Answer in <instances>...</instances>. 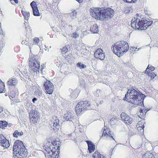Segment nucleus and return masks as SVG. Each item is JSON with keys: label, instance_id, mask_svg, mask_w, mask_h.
<instances>
[{"label": "nucleus", "instance_id": "obj_4", "mask_svg": "<svg viewBox=\"0 0 158 158\" xmlns=\"http://www.w3.org/2000/svg\"><path fill=\"white\" fill-rule=\"evenodd\" d=\"M13 156L14 158H16L17 157L15 152H16V154H18L20 156H22L24 154H27V151L25 147L21 141L17 140L15 142L13 146Z\"/></svg>", "mask_w": 158, "mask_h": 158}, {"label": "nucleus", "instance_id": "obj_50", "mask_svg": "<svg viewBox=\"0 0 158 158\" xmlns=\"http://www.w3.org/2000/svg\"><path fill=\"white\" fill-rule=\"evenodd\" d=\"M3 109V108L0 106V113H1L2 112Z\"/></svg>", "mask_w": 158, "mask_h": 158}, {"label": "nucleus", "instance_id": "obj_11", "mask_svg": "<svg viewBox=\"0 0 158 158\" xmlns=\"http://www.w3.org/2000/svg\"><path fill=\"white\" fill-rule=\"evenodd\" d=\"M145 19L138 16V14L136 15V20L137 22V29L138 30H144V29H142L143 27H144V25L145 23Z\"/></svg>", "mask_w": 158, "mask_h": 158}, {"label": "nucleus", "instance_id": "obj_14", "mask_svg": "<svg viewBox=\"0 0 158 158\" xmlns=\"http://www.w3.org/2000/svg\"><path fill=\"white\" fill-rule=\"evenodd\" d=\"M0 143L4 148H7L10 146V143L8 140L2 134L0 135Z\"/></svg>", "mask_w": 158, "mask_h": 158}, {"label": "nucleus", "instance_id": "obj_29", "mask_svg": "<svg viewBox=\"0 0 158 158\" xmlns=\"http://www.w3.org/2000/svg\"><path fill=\"white\" fill-rule=\"evenodd\" d=\"M78 91L77 90H75L72 92L71 94V97L73 98H75L78 96Z\"/></svg>", "mask_w": 158, "mask_h": 158}, {"label": "nucleus", "instance_id": "obj_19", "mask_svg": "<svg viewBox=\"0 0 158 158\" xmlns=\"http://www.w3.org/2000/svg\"><path fill=\"white\" fill-rule=\"evenodd\" d=\"M143 158H155L153 153L150 151L147 152L143 156Z\"/></svg>", "mask_w": 158, "mask_h": 158}, {"label": "nucleus", "instance_id": "obj_56", "mask_svg": "<svg viewBox=\"0 0 158 158\" xmlns=\"http://www.w3.org/2000/svg\"><path fill=\"white\" fill-rule=\"evenodd\" d=\"M11 3H12V4H13V3L11 1Z\"/></svg>", "mask_w": 158, "mask_h": 158}, {"label": "nucleus", "instance_id": "obj_5", "mask_svg": "<svg viewBox=\"0 0 158 158\" xmlns=\"http://www.w3.org/2000/svg\"><path fill=\"white\" fill-rule=\"evenodd\" d=\"M89 104L87 101H81L76 106L75 110L77 114L83 113L86 110L89 109Z\"/></svg>", "mask_w": 158, "mask_h": 158}, {"label": "nucleus", "instance_id": "obj_7", "mask_svg": "<svg viewBox=\"0 0 158 158\" xmlns=\"http://www.w3.org/2000/svg\"><path fill=\"white\" fill-rule=\"evenodd\" d=\"M101 20L105 19H108L112 18L113 16L114 10L110 8H102Z\"/></svg>", "mask_w": 158, "mask_h": 158}, {"label": "nucleus", "instance_id": "obj_37", "mask_svg": "<svg viewBox=\"0 0 158 158\" xmlns=\"http://www.w3.org/2000/svg\"><path fill=\"white\" fill-rule=\"evenodd\" d=\"M155 69V67L153 66H150L149 67V65H148L147 68L146 69L145 72H148L149 71H152L154 70Z\"/></svg>", "mask_w": 158, "mask_h": 158}, {"label": "nucleus", "instance_id": "obj_46", "mask_svg": "<svg viewBox=\"0 0 158 158\" xmlns=\"http://www.w3.org/2000/svg\"><path fill=\"white\" fill-rule=\"evenodd\" d=\"M37 99L35 98H34L32 99V101L33 103H35V102L36 101Z\"/></svg>", "mask_w": 158, "mask_h": 158}, {"label": "nucleus", "instance_id": "obj_48", "mask_svg": "<svg viewBox=\"0 0 158 158\" xmlns=\"http://www.w3.org/2000/svg\"><path fill=\"white\" fill-rule=\"evenodd\" d=\"M9 94H10V96L12 98L15 97V95L13 94H12V95H11V92H10V93H9Z\"/></svg>", "mask_w": 158, "mask_h": 158}, {"label": "nucleus", "instance_id": "obj_41", "mask_svg": "<svg viewBox=\"0 0 158 158\" xmlns=\"http://www.w3.org/2000/svg\"><path fill=\"white\" fill-rule=\"evenodd\" d=\"M137 49V48H135V47H132L130 49V52L132 53H134V52L135 51V49Z\"/></svg>", "mask_w": 158, "mask_h": 158}, {"label": "nucleus", "instance_id": "obj_12", "mask_svg": "<svg viewBox=\"0 0 158 158\" xmlns=\"http://www.w3.org/2000/svg\"><path fill=\"white\" fill-rule=\"evenodd\" d=\"M121 118L122 121L126 124L129 125L132 122V119L131 118L124 113H122L121 114Z\"/></svg>", "mask_w": 158, "mask_h": 158}, {"label": "nucleus", "instance_id": "obj_6", "mask_svg": "<svg viewBox=\"0 0 158 158\" xmlns=\"http://www.w3.org/2000/svg\"><path fill=\"white\" fill-rule=\"evenodd\" d=\"M102 8H92L90 9V14L95 19L101 20Z\"/></svg>", "mask_w": 158, "mask_h": 158}, {"label": "nucleus", "instance_id": "obj_23", "mask_svg": "<svg viewBox=\"0 0 158 158\" xmlns=\"http://www.w3.org/2000/svg\"><path fill=\"white\" fill-rule=\"evenodd\" d=\"M90 30L93 33H97L98 32V27L96 23L92 25L90 27Z\"/></svg>", "mask_w": 158, "mask_h": 158}, {"label": "nucleus", "instance_id": "obj_57", "mask_svg": "<svg viewBox=\"0 0 158 158\" xmlns=\"http://www.w3.org/2000/svg\"><path fill=\"white\" fill-rule=\"evenodd\" d=\"M22 44H23V42H22Z\"/></svg>", "mask_w": 158, "mask_h": 158}, {"label": "nucleus", "instance_id": "obj_13", "mask_svg": "<svg viewBox=\"0 0 158 158\" xmlns=\"http://www.w3.org/2000/svg\"><path fill=\"white\" fill-rule=\"evenodd\" d=\"M94 56L96 58L103 60L105 57V53L103 52L101 49H98L94 54Z\"/></svg>", "mask_w": 158, "mask_h": 158}, {"label": "nucleus", "instance_id": "obj_2", "mask_svg": "<svg viewBox=\"0 0 158 158\" xmlns=\"http://www.w3.org/2000/svg\"><path fill=\"white\" fill-rule=\"evenodd\" d=\"M111 49L114 53L120 57L128 50L129 46L126 42L120 41L116 43L111 48Z\"/></svg>", "mask_w": 158, "mask_h": 158}, {"label": "nucleus", "instance_id": "obj_44", "mask_svg": "<svg viewBox=\"0 0 158 158\" xmlns=\"http://www.w3.org/2000/svg\"><path fill=\"white\" fill-rule=\"evenodd\" d=\"M116 119L115 118H112L110 120V123L113 124L114 123L113 122V121H114V120H115Z\"/></svg>", "mask_w": 158, "mask_h": 158}, {"label": "nucleus", "instance_id": "obj_45", "mask_svg": "<svg viewBox=\"0 0 158 158\" xmlns=\"http://www.w3.org/2000/svg\"><path fill=\"white\" fill-rule=\"evenodd\" d=\"M26 155L27 154H24L23 155V156H18L17 157L18 158H25L24 157H26Z\"/></svg>", "mask_w": 158, "mask_h": 158}, {"label": "nucleus", "instance_id": "obj_27", "mask_svg": "<svg viewBox=\"0 0 158 158\" xmlns=\"http://www.w3.org/2000/svg\"><path fill=\"white\" fill-rule=\"evenodd\" d=\"M35 94L36 96L39 98H40L42 97V92L40 89H37L35 91Z\"/></svg>", "mask_w": 158, "mask_h": 158}, {"label": "nucleus", "instance_id": "obj_28", "mask_svg": "<svg viewBox=\"0 0 158 158\" xmlns=\"http://www.w3.org/2000/svg\"><path fill=\"white\" fill-rule=\"evenodd\" d=\"M5 92V85L4 83L0 81V93Z\"/></svg>", "mask_w": 158, "mask_h": 158}, {"label": "nucleus", "instance_id": "obj_49", "mask_svg": "<svg viewBox=\"0 0 158 158\" xmlns=\"http://www.w3.org/2000/svg\"><path fill=\"white\" fill-rule=\"evenodd\" d=\"M11 2L12 0H10ZM15 3H18V0H13Z\"/></svg>", "mask_w": 158, "mask_h": 158}, {"label": "nucleus", "instance_id": "obj_30", "mask_svg": "<svg viewBox=\"0 0 158 158\" xmlns=\"http://www.w3.org/2000/svg\"><path fill=\"white\" fill-rule=\"evenodd\" d=\"M7 123L6 122L2 121H0V127L2 129H5V128L7 126Z\"/></svg>", "mask_w": 158, "mask_h": 158}, {"label": "nucleus", "instance_id": "obj_39", "mask_svg": "<svg viewBox=\"0 0 158 158\" xmlns=\"http://www.w3.org/2000/svg\"><path fill=\"white\" fill-rule=\"evenodd\" d=\"M137 127L138 130L140 132L141 134L143 133L144 131L143 128L144 127Z\"/></svg>", "mask_w": 158, "mask_h": 158}, {"label": "nucleus", "instance_id": "obj_54", "mask_svg": "<svg viewBox=\"0 0 158 158\" xmlns=\"http://www.w3.org/2000/svg\"><path fill=\"white\" fill-rule=\"evenodd\" d=\"M60 147L59 146H58L57 147V150H59V148Z\"/></svg>", "mask_w": 158, "mask_h": 158}, {"label": "nucleus", "instance_id": "obj_47", "mask_svg": "<svg viewBox=\"0 0 158 158\" xmlns=\"http://www.w3.org/2000/svg\"><path fill=\"white\" fill-rule=\"evenodd\" d=\"M44 65L43 64V65H41V68H40V71L42 72L43 69H44Z\"/></svg>", "mask_w": 158, "mask_h": 158}, {"label": "nucleus", "instance_id": "obj_43", "mask_svg": "<svg viewBox=\"0 0 158 158\" xmlns=\"http://www.w3.org/2000/svg\"><path fill=\"white\" fill-rule=\"evenodd\" d=\"M39 41V40L38 38H35L34 39L33 42L35 43H38Z\"/></svg>", "mask_w": 158, "mask_h": 158}, {"label": "nucleus", "instance_id": "obj_42", "mask_svg": "<svg viewBox=\"0 0 158 158\" xmlns=\"http://www.w3.org/2000/svg\"><path fill=\"white\" fill-rule=\"evenodd\" d=\"M124 2L128 3L134 2L136 0H123Z\"/></svg>", "mask_w": 158, "mask_h": 158}, {"label": "nucleus", "instance_id": "obj_33", "mask_svg": "<svg viewBox=\"0 0 158 158\" xmlns=\"http://www.w3.org/2000/svg\"><path fill=\"white\" fill-rule=\"evenodd\" d=\"M23 135V132L21 131L19 132L17 130L15 131L13 133V136L15 137H17L18 136H21Z\"/></svg>", "mask_w": 158, "mask_h": 158}, {"label": "nucleus", "instance_id": "obj_40", "mask_svg": "<svg viewBox=\"0 0 158 158\" xmlns=\"http://www.w3.org/2000/svg\"><path fill=\"white\" fill-rule=\"evenodd\" d=\"M79 36V35L76 33V32H74V33H73L72 35V36L73 37V38H76L78 37Z\"/></svg>", "mask_w": 158, "mask_h": 158}, {"label": "nucleus", "instance_id": "obj_22", "mask_svg": "<svg viewBox=\"0 0 158 158\" xmlns=\"http://www.w3.org/2000/svg\"><path fill=\"white\" fill-rule=\"evenodd\" d=\"M18 83V81L17 79L15 78H12L10 79L7 82V84L8 85H15Z\"/></svg>", "mask_w": 158, "mask_h": 158}, {"label": "nucleus", "instance_id": "obj_31", "mask_svg": "<svg viewBox=\"0 0 158 158\" xmlns=\"http://www.w3.org/2000/svg\"><path fill=\"white\" fill-rule=\"evenodd\" d=\"M102 156L98 152L96 151L93 154V156L94 158H101V156Z\"/></svg>", "mask_w": 158, "mask_h": 158}, {"label": "nucleus", "instance_id": "obj_26", "mask_svg": "<svg viewBox=\"0 0 158 158\" xmlns=\"http://www.w3.org/2000/svg\"><path fill=\"white\" fill-rule=\"evenodd\" d=\"M145 23L144 25V27H143L142 28V29H144V30L146 29L148 27L151 25L153 22L152 21H147L146 19H145Z\"/></svg>", "mask_w": 158, "mask_h": 158}, {"label": "nucleus", "instance_id": "obj_17", "mask_svg": "<svg viewBox=\"0 0 158 158\" xmlns=\"http://www.w3.org/2000/svg\"><path fill=\"white\" fill-rule=\"evenodd\" d=\"M51 124H53V129H58L59 127V120L56 116H53L52 119H51Z\"/></svg>", "mask_w": 158, "mask_h": 158}, {"label": "nucleus", "instance_id": "obj_36", "mask_svg": "<svg viewBox=\"0 0 158 158\" xmlns=\"http://www.w3.org/2000/svg\"><path fill=\"white\" fill-rule=\"evenodd\" d=\"M144 121H139L138 123L136 126L142 127H144Z\"/></svg>", "mask_w": 158, "mask_h": 158}, {"label": "nucleus", "instance_id": "obj_24", "mask_svg": "<svg viewBox=\"0 0 158 158\" xmlns=\"http://www.w3.org/2000/svg\"><path fill=\"white\" fill-rule=\"evenodd\" d=\"M134 19H133L131 20V26L133 28L136 29H137L138 27H137V22H136V16L134 17Z\"/></svg>", "mask_w": 158, "mask_h": 158}, {"label": "nucleus", "instance_id": "obj_8", "mask_svg": "<svg viewBox=\"0 0 158 158\" xmlns=\"http://www.w3.org/2000/svg\"><path fill=\"white\" fill-rule=\"evenodd\" d=\"M56 145V142L54 141L51 142L48 141L47 142L46 145L44 146V148L47 152V153L55 152L56 150L55 146Z\"/></svg>", "mask_w": 158, "mask_h": 158}, {"label": "nucleus", "instance_id": "obj_3", "mask_svg": "<svg viewBox=\"0 0 158 158\" xmlns=\"http://www.w3.org/2000/svg\"><path fill=\"white\" fill-rule=\"evenodd\" d=\"M29 71L31 73H35L36 74L39 72L40 62L37 56L30 55Z\"/></svg>", "mask_w": 158, "mask_h": 158}, {"label": "nucleus", "instance_id": "obj_51", "mask_svg": "<svg viewBox=\"0 0 158 158\" xmlns=\"http://www.w3.org/2000/svg\"><path fill=\"white\" fill-rule=\"evenodd\" d=\"M79 3H81L82 2L83 0H76Z\"/></svg>", "mask_w": 158, "mask_h": 158}, {"label": "nucleus", "instance_id": "obj_9", "mask_svg": "<svg viewBox=\"0 0 158 158\" xmlns=\"http://www.w3.org/2000/svg\"><path fill=\"white\" fill-rule=\"evenodd\" d=\"M44 87L45 92L46 94H51L54 90V85L52 83L49 81H47L44 82Z\"/></svg>", "mask_w": 158, "mask_h": 158}, {"label": "nucleus", "instance_id": "obj_10", "mask_svg": "<svg viewBox=\"0 0 158 158\" xmlns=\"http://www.w3.org/2000/svg\"><path fill=\"white\" fill-rule=\"evenodd\" d=\"M39 113L34 110H31L29 113V118L30 121L34 123V125L38 121L40 116Z\"/></svg>", "mask_w": 158, "mask_h": 158}, {"label": "nucleus", "instance_id": "obj_18", "mask_svg": "<svg viewBox=\"0 0 158 158\" xmlns=\"http://www.w3.org/2000/svg\"><path fill=\"white\" fill-rule=\"evenodd\" d=\"M88 145V150L89 153L94 152L95 149V145L93 144L91 141L87 140L86 141Z\"/></svg>", "mask_w": 158, "mask_h": 158}, {"label": "nucleus", "instance_id": "obj_53", "mask_svg": "<svg viewBox=\"0 0 158 158\" xmlns=\"http://www.w3.org/2000/svg\"><path fill=\"white\" fill-rule=\"evenodd\" d=\"M101 158H106L104 156H101Z\"/></svg>", "mask_w": 158, "mask_h": 158}, {"label": "nucleus", "instance_id": "obj_16", "mask_svg": "<svg viewBox=\"0 0 158 158\" xmlns=\"http://www.w3.org/2000/svg\"><path fill=\"white\" fill-rule=\"evenodd\" d=\"M30 5L32 9L33 15L35 16H40V14L37 7L36 2H32L30 4Z\"/></svg>", "mask_w": 158, "mask_h": 158}, {"label": "nucleus", "instance_id": "obj_52", "mask_svg": "<svg viewBox=\"0 0 158 158\" xmlns=\"http://www.w3.org/2000/svg\"><path fill=\"white\" fill-rule=\"evenodd\" d=\"M87 32H88L87 31H83V34H87Z\"/></svg>", "mask_w": 158, "mask_h": 158}, {"label": "nucleus", "instance_id": "obj_35", "mask_svg": "<svg viewBox=\"0 0 158 158\" xmlns=\"http://www.w3.org/2000/svg\"><path fill=\"white\" fill-rule=\"evenodd\" d=\"M77 66L80 69H84L86 67V66L81 63V62H78L77 64Z\"/></svg>", "mask_w": 158, "mask_h": 158}, {"label": "nucleus", "instance_id": "obj_55", "mask_svg": "<svg viewBox=\"0 0 158 158\" xmlns=\"http://www.w3.org/2000/svg\"><path fill=\"white\" fill-rule=\"evenodd\" d=\"M69 91H72V89H69Z\"/></svg>", "mask_w": 158, "mask_h": 158}, {"label": "nucleus", "instance_id": "obj_20", "mask_svg": "<svg viewBox=\"0 0 158 158\" xmlns=\"http://www.w3.org/2000/svg\"><path fill=\"white\" fill-rule=\"evenodd\" d=\"M45 156H47L48 158H58L59 155L56 153L55 150V152H52L49 153H47Z\"/></svg>", "mask_w": 158, "mask_h": 158}, {"label": "nucleus", "instance_id": "obj_25", "mask_svg": "<svg viewBox=\"0 0 158 158\" xmlns=\"http://www.w3.org/2000/svg\"><path fill=\"white\" fill-rule=\"evenodd\" d=\"M22 14L23 15L24 19L26 20H27L28 19V17L30 16V13L28 12L23 10H22Z\"/></svg>", "mask_w": 158, "mask_h": 158}, {"label": "nucleus", "instance_id": "obj_34", "mask_svg": "<svg viewBox=\"0 0 158 158\" xmlns=\"http://www.w3.org/2000/svg\"><path fill=\"white\" fill-rule=\"evenodd\" d=\"M77 12L76 10H74L72 12L69 14V15L71 18L72 19H74L76 18Z\"/></svg>", "mask_w": 158, "mask_h": 158}, {"label": "nucleus", "instance_id": "obj_38", "mask_svg": "<svg viewBox=\"0 0 158 158\" xmlns=\"http://www.w3.org/2000/svg\"><path fill=\"white\" fill-rule=\"evenodd\" d=\"M68 51V49L66 47H64L62 49V52L63 54L66 53Z\"/></svg>", "mask_w": 158, "mask_h": 158}, {"label": "nucleus", "instance_id": "obj_32", "mask_svg": "<svg viewBox=\"0 0 158 158\" xmlns=\"http://www.w3.org/2000/svg\"><path fill=\"white\" fill-rule=\"evenodd\" d=\"M145 73L148 74V76L151 77V78L152 79H153L156 76V74L151 71H149L148 72H145Z\"/></svg>", "mask_w": 158, "mask_h": 158}, {"label": "nucleus", "instance_id": "obj_21", "mask_svg": "<svg viewBox=\"0 0 158 158\" xmlns=\"http://www.w3.org/2000/svg\"><path fill=\"white\" fill-rule=\"evenodd\" d=\"M107 131H106V129H104L103 131V133L102 134V136L107 135L106 137H107V139H108V138L109 137L110 138H111L112 139L114 140V139L113 137V135L110 133V131H108V132H107Z\"/></svg>", "mask_w": 158, "mask_h": 158}, {"label": "nucleus", "instance_id": "obj_15", "mask_svg": "<svg viewBox=\"0 0 158 158\" xmlns=\"http://www.w3.org/2000/svg\"><path fill=\"white\" fill-rule=\"evenodd\" d=\"M74 113L71 112L67 111L64 116V119L67 121L73 122L74 120Z\"/></svg>", "mask_w": 158, "mask_h": 158}, {"label": "nucleus", "instance_id": "obj_1", "mask_svg": "<svg viewBox=\"0 0 158 158\" xmlns=\"http://www.w3.org/2000/svg\"><path fill=\"white\" fill-rule=\"evenodd\" d=\"M145 97L139 91L131 88L128 89L124 98L125 100L131 102L135 105H143V100Z\"/></svg>", "mask_w": 158, "mask_h": 158}]
</instances>
